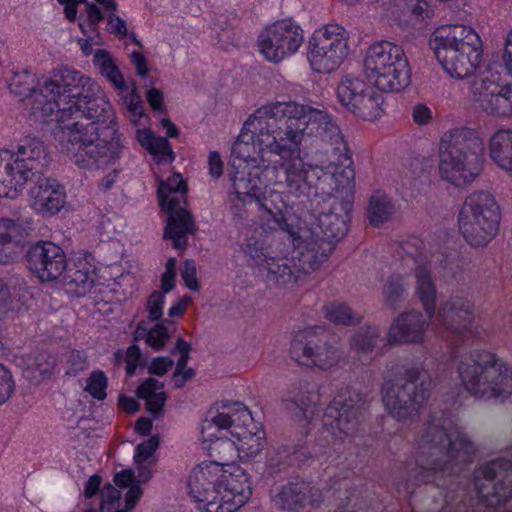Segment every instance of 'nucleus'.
I'll list each match as a JSON object with an SVG mask.
<instances>
[{"label":"nucleus","instance_id":"1","mask_svg":"<svg viewBox=\"0 0 512 512\" xmlns=\"http://www.w3.org/2000/svg\"><path fill=\"white\" fill-rule=\"evenodd\" d=\"M80 72L62 67L52 71L36 96L33 115L40 120L56 113L55 133L60 150L80 169L95 170L117 164L128 150L112 105L96 96Z\"/></svg>","mask_w":512,"mask_h":512},{"label":"nucleus","instance_id":"2","mask_svg":"<svg viewBox=\"0 0 512 512\" xmlns=\"http://www.w3.org/2000/svg\"><path fill=\"white\" fill-rule=\"evenodd\" d=\"M303 143L316 156L345 150L341 130L327 112L296 102L264 105L249 117L234 142L230 168L271 165L268 153L283 161L299 157Z\"/></svg>","mask_w":512,"mask_h":512},{"label":"nucleus","instance_id":"3","mask_svg":"<svg viewBox=\"0 0 512 512\" xmlns=\"http://www.w3.org/2000/svg\"><path fill=\"white\" fill-rule=\"evenodd\" d=\"M476 446L464 429L444 413L431 415L416 439V466L403 474L399 492L411 494L422 483L451 476L471 463Z\"/></svg>","mask_w":512,"mask_h":512},{"label":"nucleus","instance_id":"4","mask_svg":"<svg viewBox=\"0 0 512 512\" xmlns=\"http://www.w3.org/2000/svg\"><path fill=\"white\" fill-rule=\"evenodd\" d=\"M230 178L236 197L244 203H255L259 210L268 209V201L261 195L262 185L276 187L290 200L309 196L314 179L324 192L327 190L322 184L333 180L331 174L319 175L318 170H311V164L300 157L274 165L231 169Z\"/></svg>","mask_w":512,"mask_h":512},{"label":"nucleus","instance_id":"5","mask_svg":"<svg viewBox=\"0 0 512 512\" xmlns=\"http://www.w3.org/2000/svg\"><path fill=\"white\" fill-rule=\"evenodd\" d=\"M317 156L320 164H311V170H318L319 175L331 174L333 180L323 184L327 190L324 192L317 186V179H314L315 184L310 192L314 189L315 194L321 193L327 196L325 206L317 218L318 227L322 233L319 238L323 241H331L335 248L336 243L348 232L349 213L352 210L351 197L346 193L345 197L340 198L337 193H343V190L351 188L355 172L346 142L343 153L332 149L327 153H318Z\"/></svg>","mask_w":512,"mask_h":512},{"label":"nucleus","instance_id":"6","mask_svg":"<svg viewBox=\"0 0 512 512\" xmlns=\"http://www.w3.org/2000/svg\"><path fill=\"white\" fill-rule=\"evenodd\" d=\"M188 489L206 512H234L252 495L251 482L243 470L229 473L217 462L195 467L189 475Z\"/></svg>","mask_w":512,"mask_h":512},{"label":"nucleus","instance_id":"7","mask_svg":"<svg viewBox=\"0 0 512 512\" xmlns=\"http://www.w3.org/2000/svg\"><path fill=\"white\" fill-rule=\"evenodd\" d=\"M222 408L223 411L202 421L203 440L212 442L215 439L214 449L236 450L241 459H253L263 450L265 432L260 428L255 432L247 428L252 417L243 403L226 402Z\"/></svg>","mask_w":512,"mask_h":512},{"label":"nucleus","instance_id":"8","mask_svg":"<svg viewBox=\"0 0 512 512\" xmlns=\"http://www.w3.org/2000/svg\"><path fill=\"white\" fill-rule=\"evenodd\" d=\"M432 391V380L421 364L405 366L395 377L384 378L381 400L387 414L399 423L416 420L426 406Z\"/></svg>","mask_w":512,"mask_h":512},{"label":"nucleus","instance_id":"9","mask_svg":"<svg viewBox=\"0 0 512 512\" xmlns=\"http://www.w3.org/2000/svg\"><path fill=\"white\" fill-rule=\"evenodd\" d=\"M484 142L479 134L467 127L450 130L439 143V171L455 186L471 183L484 163Z\"/></svg>","mask_w":512,"mask_h":512},{"label":"nucleus","instance_id":"10","mask_svg":"<svg viewBox=\"0 0 512 512\" xmlns=\"http://www.w3.org/2000/svg\"><path fill=\"white\" fill-rule=\"evenodd\" d=\"M457 370L466 391L476 398L506 399L512 394V368L494 353H464Z\"/></svg>","mask_w":512,"mask_h":512},{"label":"nucleus","instance_id":"11","mask_svg":"<svg viewBox=\"0 0 512 512\" xmlns=\"http://www.w3.org/2000/svg\"><path fill=\"white\" fill-rule=\"evenodd\" d=\"M438 61L453 77H473L481 61L482 42L470 27L452 25L438 28L430 42Z\"/></svg>","mask_w":512,"mask_h":512},{"label":"nucleus","instance_id":"12","mask_svg":"<svg viewBox=\"0 0 512 512\" xmlns=\"http://www.w3.org/2000/svg\"><path fill=\"white\" fill-rule=\"evenodd\" d=\"M364 72L383 92H400L411 83V68L404 49L390 41H379L366 51Z\"/></svg>","mask_w":512,"mask_h":512},{"label":"nucleus","instance_id":"13","mask_svg":"<svg viewBox=\"0 0 512 512\" xmlns=\"http://www.w3.org/2000/svg\"><path fill=\"white\" fill-rule=\"evenodd\" d=\"M500 206L488 191L466 196L458 215L460 233L474 247L487 245L499 232Z\"/></svg>","mask_w":512,"mask_h":512},{"label":"nucleus","instance_id":"14","mask_svg":"<svg viewBox=\"0 0 512 512\" xmlns=\"http://www.w3.org/2000/svg\"><path fill=\"white\" fill-rule=\"evenodd\" d=\"M186 192L187 185L179 173L162 181L158 188L159 203L169 215L163 236L172 241L175 249H185L188 244L187 235L197 231L192 214L185 209Z\"/></svg>","mask_w":512,"mask_h":512},{"label":"nucleus","instance_id":"15","mask_svg":"<svg viewBox=\"0 0 512 512\" xmlns=\"http://www.w3.org/2000/svg\"><path fill=\"white\" fill-rule=\"evenodd\" d=\"M290 356L298 364L326 370L342 358L339 338L321 327L300 331L291 342Z\"/></svg>","mask_w":512,"mask_h":512},{"label":"nucleus","instance_id":"16","mask_svg":"<svg viewBox=\"0 0 512 512\" xmlns=\"http://www.w3.org/2000/svg\"><path fill=\"white\" fill-rule=\"evenodd\" d=\"M475 106L491 116H512V84L498 71L487 69L468 80Z\"/></svg>","mask_w":512,"mask_h":512},{"label":"nucleus","instance_id":"17","mask_svg":"<svg viewBox=\"0 0 512 512\" xmlns=\"http://www.w3.org/2000/svg\"><path fill=\"white\" fill-rule=\"evenodd\" d=\"M346 31L337 24L316 30L309 40L308 60L318 73L336 70L348 54Z\"/></svg>","mask_w":512,"mask_h":512},{"label":"nucleus","instance_id":"18","mask_svg":"<svg viewBox=\"0 0 512 512\" xmlns=\"http://www.w3.org/2000/svg\"><path fill=\"white\" fill-rule=\"evenodd\" d=\"M365 410V401L357 392L338 395L326 407L323 426L335 440L344 441L358 431Z\"/></svg>","mask_w":512,"mask_h":512},{"label":"nucleus","instance_id":"19","mask_svg":"<svg viewBox=\"0 0 512 512\" xmlns=\"http://www.w3.org/2000/svg\"><path fill=\"white\" fill-rule=\"evenodd\" d=\"M474 485L488 506L505 504L512 498V461L498 458L482 464L474 472Z\"/></svg>","mask_w":512,"mask_h":512},{"label":"nucleus","instance_id":"20","mask_svg":"<svg viewBox=\"0 0 512 512\" xmlns=\"http://www.w3.org/2000/svg\"><path fill=\"white\" fill-rule=\"evenodd\" d=\"M340 103L355 116L375 120L382 114L383 97L363 80L345 76L337 86Z\"/></svg>","mask_w":512,"mask_h":512},{"label":"nucleus","instance_id":"21","mask_svg":"<svg viewBox=\"0 0 512 512\" xmlns=\"http://www.w3.org/2000/svg\"><path fill=\"white\" fill-rule=\"evenodd\" d=\"M303 30L289 19L276 21L259 36L261 53L267 60L278 63L295 53L303 43Z\"/></svg>","mask_w":512,"mask_h":512},{"label":"nucleus","instance_id":"22","mask_svg":"<svg viewBox=\"0 0 512 512\" xmlns=\"http://www.w3.org/2000/svg\"><path fill=\"white\" fill-rule=\"evenodd\" d=\"M25 258L28 269L42 282L59 280L67 267L63 249L50 241H39L29 246Z\"/></svg>","mask_w":512,"mask_h":512},{"label":"nucleus","instance_id":"23","mask_svg":"<svg viewBox=\"0 0 512 512\" xmlns=\"http://www.w3.org/2000/svg\"><path fill=\"white\" fill-rule=\"evenodd\" d=\"M322 500V491L303 480L289 481L277 487L272 497L274 506L283 512H301L307 507L319 506Z\"/></svg>","mask_w":512,"mask_h":512},{"label":"nucleus","instance_id":"24","mask_svg":"<svg viewBox=\"0 0 512 512\" xmlns=\"http://www.w3.org/2000/svg\"><path fill=\"white\" fill-rule=\"evenodd\" d=\"M404 250L406 252V257L404 258L405 263L408 264L412 262L414 265L415 295L423 305L428 317L432 319L436 308L437 287L431 273L428 255L423 251H418L416 248V252L414 253L411 251V245L409 243L406 244Z\"/></svg>","mask_w":512,"mask_h":512},{"label":"nucleus","instance_id":"25","mask_svg":"<svg viewBox=\"0 0 512 512\" xmlns=\"http://www.w3.org/2000/svg\"><path fill=\"white\" fill-rule=\"evenodd\" d=\"M432 318L451 334L462 335L471 328L474 319L473 305L468 298L455 295L445 301Z\"/></svg>","mask_w":512,"mask_h":512},{"label":"nucleus","instance_id":"26","mask_svg":"<svg viewBox=\"0 0 512 512\" xmlns=\"http://www.w3.org/2000/svg\"><path fill=\"white\" fill-rule=\"evenodd\" d=\"M7 150L31 181L42 175L50 164L44 143L36 137H26L15 148Z\"/></svg>","mask_w":512,"mask_h":512},{"label":"nucleus","instance_id":"27","mask_svg":"<svg viewBox=\"0 0 512 512\" xmlns=\"http://www.w3.org/2000/svg\"><path fill=\"white\" fill-rule=\"evenodd\" d=\"M33 181L34 185L29 190L32 209L43 215L58 213L65 204L64 188L57 180L41 175L34 178Z\"/></svg>","mask_w":512,"mask_h":512},{"label":"nucleus","instance_id":"28","mask_svg":"<svg viewBox=\"0 0 512 512\" xmlns=\"http://www.w3.org/2000/svg\"><path fill=\"white\" fill-rule=\"evenodd\" d=\"M428 329V322L423 314L416 310H410L397 316L389 329L388 342L420 343L424 340Z\"/></svg>","mask_w":512,"mask_h":512},{"label":"nucleus","instance_id":"29","mask_svg":"<svg viewBox=\"0 0 512 512\" xmlns=\"http://www.w3.org/2000/svg\"><path fill=\"white\" fill-rule=\"evenodd\" d=\"M334 250L331 241H323L319 236L305 240L298 245L291 256L295 260V266L299 270L301 279L317 270Z\"/></svg>","mask_w":512,"mask_h":512},{"label":"nucleus","instance_id":"30","mask_svg":"<svg viewBox=\"0 0 512 512\" xmlns=\"http://www.w3.org/2000/svg\"><path fill=\"white\" fill-rule=\"evenodd\" d=\"M31 181L16 163L13 154L0 150V197L15 198Z\"/></svg>","mask_w":512,"mask_h":512},{"label":"nucleus","instance_id":"31","mask_svg":"<svg viewBox=\"0 0 512 512\" xmlns=\"http://www.w3.org/2000/svg\"><path fill=\"white\" fill-rule=\"evenodd\" d=\"M292 257H270L259 269V275L269 285L289 286L301 280Z\"/></svg>","mask_w":512,"mask_h":512},{"label":"nucleus","instance_id":"32","mask_svg":"<svg viewBox=\"0 0 512 512\" xmlns=\"http://www.w3.org/2000/svg\"><path fill=\"white\" fill-rule=\"evenodd\" d=\"M96 277L95 266L88 257L79 258L72 266L66 267L59 278L63 285L77 296H84L94 286Z\"/></svg>","mask_w":512,"mask_h":512},{"label":"nucleus","instance_id":"33","mask_svg":"<svg viewBox=\"0 0 512 512\" xmlns=\"http://www.w3.org/2000/svg\"><path fill=\"white\" fill-rule=\"evenodd\" d=\"M24 237L25 229L21 224L10 219H0L1 264H8L18 258Z\"/></svg>","mask_w":512,"mask_h":512},{"label":"nucleus","instance_id":"34","mask_svg":"<svg viewBox=\"0 0 512 512\" xmlns=\"http://www.w3.org/2000/svg\"><path fill=\"white\" fill-rule=\"evenodd\" d=\"M313 403V394L308 382H299L291 386L287 397L283 399L285 409L298 419L308 418V409Z\"/></svg>","mask_w":512,"mask_h":512},{"label":"nucleus","instance_id":"35","mask_svg":"<svg viewBox=\"0 0 512 512\" xmlns=\"http://www.w3.org/2000/svg\"><path fill=\"white\" fill-rule=\"evenodd\" d=\"M491 159L503 170H512V131L500 130L489 142Z\"/></svg>","mask_w":512,"mask_h":512},{"label":"nucleus","instance_id":"36","mask_svg":"<svg viewBox=\"0 0 512 512\" xmlns=\"http://www.w3.org/2000/svg\"><path fill=\"white\" fill-rule=\"evenodd\" d=\"M92 62L95 68L98 70L99 74L108 82H110L115 87V89H126V81L124 76L108 50H95Z\"/></svg>","mask_w":512,"mask_h":512},{"label":"nucleus","instance_id":"37","mask_svg":"<svg viewBox=\"0 0 512 512\" xmlns=\"http://www.w3.org/2000/svg\"><path fill=\"white\" fill-rule=\"evenodd\" d=\"M381 341L378 326L361 327L350 339L351 349L362 360H371V354Z\"/></svg>","mask_w":512,"mask_h":512},{"label":"nucleus","instance_id":"38","mask_svg":"<svg viewBox=\"0 0 512 512\" xmlns=\"http://www.w3.org/2000/svg\"><path fill=\"white\" fill-rule=\"evenodd\" d=\"M395 208L391 199L384 193L377 192L370 197L367 216L369 223L379 227L394 215Z\"/></svg>","mask_w":512,"mask_h":512},{"label":"nucleus","instance_id":"39","mask_svg":"<svg viewBox=\"0 0 512 512\" xmlns=\"http://www.w3.org/2000/svg\"><path fill=\"white\" fill-rule=\"evenodd\" d=\"M133 336L135 341L145 340L146 344L155 351L163 350L170 339V334L163 323H158L149 329L144 321L138 323Z\"/></svg>","mask_w":512,"mask_h":512},{"label":"nucleus","instance_id":"40","mask_svg":"<svg viewBox=\"0 0 512 512\" xmlns=\"http://www.w3.org/2000/svg\"><path fill=\"white\" fill-rule=\"evenodd\" d=\"M55 368V358L46 352L37 353L33 362L28 366L26 373L31 381L38 384L48 379Z\"/></svg>","mask_w":512,"mask_h":512},{"label":"nucleus","instance_id":"41","mask_svg":"<svg viewBox=\"0 0 512 512\" xmlns=\"http://www.w3.org/2000/svg\"><path fill=\"white\" fill-rule=\"evenodd\" d=\"M9 88L12 93L24 99L28 98L31 107L36 96L39 94L34 88V75L27 70L14 73L10 79Z\"/></svg>","mask_w":512,"mask_h":512},{"label":"nucleus","instance_id":"42","mask_svg":"<svg viewBox=\"0 0 512 512\" xmlns=\"http://www.w3.org/2000/svg\"><path fill=\"white\" fill-rule=\"evenodd\" d=\"M407 290L403 278L397 275L390 276L383 286V304L386 308L396 309L405 298Z\"/></svg>","mask_w":512,"mask_h":512},{"label":"nucleus","instance_id":"43","mask_svg":"<svg viewBox=\"0 0 512 512\" xmlns=\"http://www.w3.org/2000/svg\"><path fill=\"white\" fill-rule=\"evenodd\" d=\"M244 254L250 258L252 265L259 269L270 257L265 250V243L262 239V232L254 230L252 235L247 237L242 244Z\"/></svg>","mask_w":512,"mask_h":512},{"label":"nucleus","instance_id":"44","mask_svg":"<svg viewBox=\"0 0 512 512\" xmlns=\"http://www.w3.org/2000/svg\"><path fill=\"white\" fill-rule=\"evenodd\" d=\"M323 310L325 318L335 324L356 325L361 321V316L353 313L351 308L343 303H329Z\"/></svg>","mask_w":512,"mask_h":512},{"label":"nucleus","instance_id":"45","mask_svg":"<svg viewBox=\"0 0 512 512\" xmlns=\"http://www.w3.org/2000/svg\"><path fill=\"white\" fill-rule=\"evenodd\" d=\"M292 454L285 446L273 447L267 454L266 467L270 474H275L291 463Z\"/></svg>","mask_w":512,"mask_h":512},{"label":"nucleus","instance_id":"46","mask_svg":"<svg viewBox=\"0 0 512 512\" xmlns=\"http://www.w3.org/2000/svg\"><path fill=\"white\" fill-rule=\"evenodd\" d=\"M107 377L101 370L93 371L86 381L85 390L95 399L104 400L107 396Z\"/></svg>","mask_w":512,"mask_h":512},{"label":"nucleus","instance_id":"47","mask_svg":"<svg viewBox=\"0 0 512 512\" xmlns=\"http://www.w3.org/2000/svg\"><path fill=\"white\" fill-rule=\"evenodd\" d=\"M100 512L110 511L120 506V491L110 483H106L100 490Z\"/></svg>","mask_w":512,"mask_h":512},{"label":"nucleus","instance_id":"48","mask_svg":"<svg viewBox=\"0 0 512 512\" xmlns=\"http://www.w3.org/2000/svg\"><path fill=\"white\" fill-rule=\"evenodd\" d=\"M395 2L403 12L410 13L416 19H425L430 16L428 4L425 0H395Z\"/></svg>","mask_w":512,"mask_h":512},{"label":"nucleus","instance_id":"49","mask_svg":"<svg viewBox=\"0 0 512 512\" xmlns=\"http://www.w3.org/2000/svg\"><path fill=\"white\" fill-rule=\"evenodd\" d=\"M270 217L268 221H272V225L269 224L270 229L279 228L280 230L289 234L293 239L295 238L297 231L294 225L288 223L287 219L283 216L280 210L275 211L269 204L268 209H262Z\"/></svg>","mask_w":512,"mask_h":512},{"label":"nucleus","instance_id":"50","mask_svg":"<svg viewBox=\"0 0 512 512\" xmlns=\"http://www.w3.org/2000/svg\"><path fill=\"white\" fill-rule=\"evenodd\" d=\"M121 94V98L123 100V104L126 108L135 116H142L143 114V106L140 99V96L137 93L136 86L132 83V88L129 90L126 85V89L119 90Z\"/></svg>","mask_w":512,"mask_h":512},{"label":"nucleus","instance_id":"51","mask_svg":"<svg viewBox=\"0 0 512 512\" xmlns=\"http://www.w3.org/2000/svg\"><path fill=\"white\" fill-rule=\"evenodd\" d=\"M15 391V382L11 371L0 363V405L4 404Z\"/></svg>","mask_w":512,"mask_h":512},{"label":"nucleus","instance_id":"52","mask_svg":"<svg viewBox=\"0 0 512 512\" xmlns=\"http://www.w3.org/2000/svg\"><path fill=\"white\" fill-rule=\"evenodd\" d=\"M66 366V374L73 376L77 375L88 367L86 354L79 350L70 351L66 359Z\"/></svg>","mask_w":512,"mask_h":512},{"label":"nucleus","instance_id":"53","mask_svg":"<svg viewBox=\"0 0 512 512\" xmlns=\"http://www.w3.org/2000/svg\"><path fill=\"white\" fill-rule=\"evenodd\" d=\"M159 446V437L152 436L148 440L138 444L135 449V463L141 464L145 463L157 450Z\"/></svg>","mask_w":512,"mask_h":512},{"label":"nucleus","instance_id":"54","mask_svg":"<svg viewBox=\"0 0 512 512\" xmlns=\"http://www.w3.org/2000/svg\"><path fill=\"white\" fill-rule=\"evenodd\" d=\"M164 301L165 295L160 291H154L149 296L146 303V309L151 321H158L162 318Z\"/></svg>","mask_w":512,"mask_h":512},{"label":"nucleus","instance_id":"55","mask_svg":"<svg viewBox=\"0 0 512 512\" xmlns=\"http://www.w3.org/2000/svg\"><path fill=\"white\" fill-rule=\"evenodd\" d=\"M181 278L184 281V284L187 288L192 291H198L200 289L198 279H197V270L196 264L194 260L187 259L183 263V266L180 271Z\"/></svg>","mask_w":512,"mask_h":512},{"label":"nucleus","instance_id":"56","mask_svg":"<svg viewBox=\"0 0 512 512\" xmlns=\"http://www.w3.org/2000/svg\"><path fill=\"white\" fill-rule=\"evenodd\" d=\"M192 350L191 345L186 342L184 339L179 338L176 341L175 348L171 351V354H175L176 352L180 353V357L176 364V375L180 374V372L187 367L189 361V354Z\"/></svg>","mask_w":512,"mask_h":512},{"label":"nucleus","instance_id":"57","mask_svg":"<svg viewBox=\"0 0 512 512\" xmlns=\"http://www.w3.org/2000/svg\"><path fill=\"white\" fill-rule=\"evenodd\" d=\"M147 151L157 156H169L170 161L174 159V153L171 149V145L165 137H154L151 142V146L147 148Z\"/></svg>","mask_w":512,"mask_h":512},{"label":"nucleus","instance_id":"58","mask_svg":"<svg viewBox=\"0 0 512 512\" xmlns=\"http://www.w3.org/2000/svg\"><path fill=\"white\" fill-rule=\"evenodd\" d=\"M412 119L420 126L427 125L430 123L433 117L432 110L423 103H417L412 107Z\"/></svg>","mask_w":512,"mask_h":512},{"label":"nucleus","instance_id":"59","mask_svg":"<svg viewBox=\"0 0 512 512\" xmlns=\"http://www.w3.org/2000/svg\"><path fill=\"white\" fill-rule=\"evenodd\" d=\"M163 384L160 383L155 378L146 379L136 390V395L138 398L147 400L153 395L158 394L157 390L161 389Z\"/></svg>","mask_w":512,"mask_h":512},{"label":"nucleus","instance_id":"60","mask_svg":"<svg viewBox=\"0 0 512 512\" xmlns=\"http://www.w3.org/2000/svg\"><path fill=\"white\" fill-rule=\"evenodd\" d=\"M173 364V360L169 357H156L151 361L148 372L152 375L163 376Z\"/></svg>","mask_w":512,"mask_h":512},{"label":"nucleus","instance_id":"61","mask_svg":"<svg viewBox=\"0 0 512 512\" xmlns=\"http://www.w3.org/2000/svg\"><path fill=\"white\" fill-rule=\"evenodd\" d=\"M108 29L111 33L116 34L119 38H124L128 33L126 22L113 13H111L108 17Z\"/></svg>","mask_w":512,"mask_h":512},{"label":"nucleus","instance_id":"62","mask_svg":"<svg viewBox=\"0 0 512 512\" xmlns=\"http://www.w3.org/2000/svg\"><path fill=\"white\" fill-rule=\"evenodd\" d=\"M167 395L165 392H158V394L153 395L148 398L146 401L147 410L153 414L158 415L162 412V409L166 403Z\"/></svg>","mask_w":512,"mask_h":512},{"label":"nucleus","instance_id":"63","mask_svg":"<svg viewBox=\"0 0 512 512\" xmlns=\"http://www.w3.org/2000/svg\"><path fill=\"white\" fill-rule=\"evenodd\" d=\"M209 174L219 178L223 173V162L217 151H211L208 156Z\"/></svg>","mask_w":512,"mask_h":512},{"label":"nucleus","instance_id":"64","mask_svg":"<svg viewBox=\"0 0 512 512\" xmlns=\"http://www.w3.org/2000/svg\"><path fill=\"white\" fill-rule=\"evenodd\" d=\"M142 496V489L138 483L132 484L125 495V510H132Z\"/></svg>","mask_w":512,"mask_h":512}]
</instances>
